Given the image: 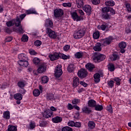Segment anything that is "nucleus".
<instances>
[{
    "label": "nucleus",
    "mask_w": 131,
    "mask_h": 131,
    "mask_svg": "<svg viewBox=\"0 0 131 131\" xmlns=\"http://www.w3.org/2000/svg\"><path fill=\"white\" fill-rule=\"evenodd\" d=\"M85 34V28H78L76 31L75 32L73 36L75 39H79L84 36Z\"/></svg>",
    "instance_id": "obj_1"
},
{
    "label": "nucleus",
    "mask_w": 131,
    "mask_h": 131,
    "mask_svg": "<svg viewBox=\"0 0 131 131\" xmlns=\"http://www.w3.org/2000/svg\"><path fill=\"white\" fill-rule=\"evenodd\" d=\"M106 59V56L104 54H102L101 53H96L94 57L93 60L95 62H98L100 63V62H102V61H104Z\"/></svg>",
    "instance_id": "obj_2"
},
{
    "label": "nucleus",
    "mask_w": 131,
    "mask_h": 131,
    "mask_svg": "<svg viewBox=\"0 0 131 131\" xmlns=\"http://www.w3.org/2000/svg\"><path fill=\"white\" fill-rule=\"evenodd\" d=\"M102 15L101 17L105 20H108L110 19V14H109V10L107 9V7H104L102 8Z\"/></svg>",
    "instance_id": "obj_3"
},
{
    "label": "nucleus",
    "mask_w": 131,
    "mask_h": 131,
    "mask_svg": "<svg viewBox=\"0 0 131 131\" xmlns=\"http://www.w3.org/2000/svg\"><path fill=\"white\" fill-rule=\"evenodd\" d=\"M46 33L49 36L50 38H52V39H56L57 38V33L49 28L46 29Z\"/></svg>",
    "instance_id": "obj_4"
},
{
    "label": "nucleus",
    "mask_w": 131,
    "mask_h": 131,
    "mask_svg": "<svg viewBox=\"0 0 131 131\" xmlns=\"http://www.w3.org/2000/svg\"><path fill=\"white\" fill-rule=\"evenodd\" d=\"M64 15V10L62 9L57 8L54 10V16L55 18L62 17Z\"/></svg>",
    "instance_id": "obj_5"
},
{
    "label": "nucleus",
    "mask_w": 131,
    "mask_h": 131,
    "mask_svg": "<svg viewBox=\"0 0 131 131\" xmlns=\"http://www.w3.org/2000/svg\"><path fill=\"white\" fill-rule=\"evenodd\" d=\"M63 73V72L62 71V68L60 67H57L55 68V76L56 77V79H57L58 80H60V77L61 75H62Z\"/></svg>",
    "instance_id": "obj_6"
},
{
    "label": "nucleus",
    "mask_w": 131,
    "mask_h": 131,
    "mask_svg": "<svg viewBox=\"0 0 131 131\" xmlns=\"http://www.w3.org/2000/svg\"><path fill=\"white\" fill-rule=\"evenodd\" d=\"M77 74L80 78H85L88 76V71L85 69H81L78 72Z\"/></svg>",
    "instance_id": "obj_7"
},
{
    "label": "nucleus",
    "mask_w": 131,
    "mask_h": 131,
    "mask_svg": "<svg viewBox=\"0 0 131 131\" xmlns=\"http://www.w3.org/2000/svg\"><path fill=\"white\" fill-rule=\"evenodd\" d=\"M46 71L47 64L45 63H41L37 69L38 73H42L43 72H46Z\"/></svg>",
    "instance_id": "obj_8"
},
{
    "label": "nucleus",
    "mask_w": 131,
    "mask_h": 131,
    "mask_svg": "<svg viewBox=\"0 0 131 131\" xmlns=\"http://www.w3.org/2000/svg\"><path fill=\"white\" fill-rule=\"evenodd\" d=\"M119 48L120 50V53L122 54H124L125 53V50H124L126 48V42L122 41L119 43Z\"/></svg>",
    "instance_id": "obj_9"
},
{
    "label": "nucleus",
    "mask_w": 131,
    "mask_h": 131,
    "mask_svg": "<svg viewBox=\"0 0 131 131\" xmlns=\"http://www.w3.org/2000/svg\"><path fill=\"white\" fill-rule=\"evenodd\" d=\"M71 15L72 17V19H73L74 21H76V22H78V21L81 20V16H79L77 14V12H74L71 13Z\"/></svg>",
    "instance_id": "obj_10"
},
{
    "label": "nucleus",
    "mask_w": 131,
    "mask_h": 131,
    "mask_svg": "<svg viewBox=\"0 0 131 131\" xmlns=\"http://www.w3.org/2000/svg\"><path fill=\"white\" fill-rule=\"evenodd\" d=\"M49 57L51 61H55L60 58V54L57 52H55L53 54L49 55Z\"/></svg>",
    "instance_id": "obj_11"
},
{
    "label": "nucleus",
    "mask_w": 131,
    "mask_h": 131,
    "mask_svg": "<svg viewBox=\"0 0 131 131\" xmlns=\"http://www.w3.org/2000/svg\"><path fill=\"white\" fill-rule=\"evenodd\" d=\"M112 41V40L111 38H107L101 39L100 42L102 46H107L108 45H110V43H111Z\"/></svg>",
    "instance_id": "obj_12"
},
{
    "label": "nucleus",
    "mask_w": 131,
    "mask_h": 131,
    "mask_svg": "<svg viewBox=\"0 0 131 131\" xmlns=\"http://www.w3.org/2000/svg\"><path fill=\"white\" fill-rule=\"evenodd\" d=\"M45 27H50L51 28H52V27L54 26V23H53V20L50 18L46 19L45 21Z\"/></svg>",
    "instance_id": "obj_13"
},
{
    "label": "nucleus",
    "mask_w": 131,
    "mask_h": 131,
    "mask_svg": "<svg viewBox=\"0 0 131 131\" xmlns=\"http://www.w3.org/2000/svg\"><path fill=\"white\" fill-rule=\"evenodd\" d=\"M83 10L87 13V15H91L92 14V7L89 5H85L84 7H83Z\"/></svg>",
    "instance_id": "obj_14"
},
{
    "label": "nucleus",
    "mask_w": 131,
    "mask_h": 131,
    "mask_svg": "<svg viewBox=\"0 0 131 131\" xmlns=\"http://www.w3.org/2000/svg\"><path fill=\"white\" fill-rule=\"evenodd\" d=\"M85 68H86V69L89 70V71H90V72H93V71L94 70V69L95 68V65L92 63H88L85 65Z\"/></svg>",
    "instance_id": "obj_15"
},
{
    "label": "nucleus",
    "mask_w": 131,
    "mask_h": 131,
    "mask_svg": "<svg viewBox=\"0 0 131 131\" xmlns=\"http://www.w3.org/2000/svg\"><path fill=\"white\" fill-rule=\"evenodd\" d=\"M18 64H19V66H22L23 67H27V66L29 65V63L28 62V61H27V60H18Z\"/></svg>",
    "instance_id": "obj_16"
},
{
    "label": "nucleus",
    "mask_w": 131,
    "mask_h": 131,
    "mask_svg": "<svg viewBox=\"0 0 131 131\" xmlns=\"http://www.w3.org/2000/svg\"><path fill=\"white\" fill-rule=\"evenodd\" d=\"M53 112H50L48 110H46L44 112L43 114V116L45 118H50V117H52V116H54L53 114Z\"/></svg>",
    "instance_id": "obj_17"
},
{
    "label": "nucleus",
    "mask_w": 131,
    "mask_h": 131,
    "mask_svg": "<svg viewBox=\"0 0 131 131\" xmlns=\"http://www.w3.org/2000/svg\"><path fill=\"white\" fill-rule=\"evenodd\" d=\"M82 112L83 113H85V114H90L92 113L93 111L91 108H89L88 106H84L82 108Z\"/></svg>",
    "instance_id": "obj_18"
},
{
    "label": "nucleus",
    "mask_w": 131,
    "mask_h": 131,
    "mask_svg": "<svg viewBox=\"0 0 131 131\" xmlns=\"http://www.w3.org/2000/svg\"><path fill=\"white\" fill-rule=\"evenodd\" d=\"M88 104L89 107H90L91 108H94L97 104V103L94 99H90L89 100Z\"/></svg>",
    "instance_id": "obj_19"
},
{
    "label": "nucleus",
    "mask_w": 131,
    "mask_h": 131,
    "mask_svg": "<svg viewBox=\"0 0 131 131\" xmlns=\"http://www.w3.org/2000/svg\"><path fill=\"white\" fill-rule=\"evenodd\" d=\"M76 4L77 5V8L79 9H81V8H83V6H84L83 0H76Z\"/></svg>",
    "instance_id": "obj_20"
},
{
    "label": "nucleus",
    "mask_w": 131,
    "mask_h": 131,
    "mask_svg": "<svg viewBox=\"0 0 131 131\" xmlns=\"http://www.w3.org/2000/svg\"><path fill=\"white\" fill-rule=\"evenodd\" d=\"M17 27H18V29H16L15 27H13V31H15V32H17V31L20 34L24 33V30L22 28V26H21V25H20Z\"/></svg>",
    "instance_id": "obj_21"
},
{
    "label": "nucleus",
    "mask_w": 131,
    "mask_h": 131,
    "mask_svg": "<svg viewBox=\"0 0 131 131\" xmlns=\"http://www.w3.org/2000/svg\"><path fill=\"white\" fill-rule=\"evenodd\" d=\"M101 46L102 43L98 42L93 47V50L96 52H100V51H102V48H101Z\"/></svg>",
    "instance_id": "obj_22"
},
{
    "label": "nucleus",
    "mask_w": 131,
    "mask_h": 131,
    "mask_svg": "<svg viewBox=\"0 0 131 131\" xmlns=\"http://www.w3.org/2000/svg\"><path fill=\"white\" fill-rule=\"evenodd\" d=\"M101 75L99 74L98 73H96L94 75V81L96 83H98V82H100Z\"/></svg>",
    "instance_id": "obj_23"
},
{
    "label": "nucleus",
    "mask_w": 131,
    "mask_h": 131,
    "mask_svg": "<svg viewBox=\"0 0 131 131\" xmlns=\"http://www.w3.org/2000/svg\"><path fill=\"white\" fill-rule=\"evenodd\" d=\"M67 69H68V72H69L70 73H71L73 72L74 70H75V66H74V64L72 63H71L68 66Z\"/></svg>",
    "instance_id": "obj_24"
},
{
    "label": "nucleus",
    "mask_w": 131,
    "mask_h": 131,
    "mask_svg": "<svg viewBox=\"0 0 131 131\" xmlns=\"http://www.w3.org/2000/svg\"><path fill=\"white\" fill-rule=\"evenodd\" d=\"M73 88H76L79 84V79L77 77H74L73 81Z\"/></svg>",
    "instance_id": "obj_25"
},
{
    "label": "nucleus",
    "mask_w": 131,
    "mask_h": 131,
    "mask_svg": "<svg viewBox=\"0 0 131 131\" xmlns=\"http://www.w3.org/2000/svg\"><path fill=\"white\" fill-rule=\"evenodd\" d=\"M52 121L54 123H59V122L62 121V118L59 116H56L52 118Z\"/></svg>",
    "instance_id": "obj_26"
},
{
    "label": "nucleus",
    "mask_w": 131,
    "mask_h": 131,
    "mask_svg": "<svg viewBox=\"0 0 131 131\" xmlns=\"http://www.w3.org/2000/svg\"><path fill=\"white\" fill-rule=\"evenodd\" d=\"M18 59L19 61L27 60V56L25 54L21 53L18 55Z\"/></svg>",
    "instance_id": "obj_27"
},
{
    "label": "nucleus",
    "mask_w": 131,
    "mask_h": 131,
    "mask_svg": "<svg viewBox=\"0 0 131 131\" xmlns=\"http://www.w3.org/2000/svg\"><path fill=\"white\" fill-rule=\"evenodd\" d=\"M26 13L27 14V15H30V14H35V15H37L38 14L37 13V12L35 11V10L31 9L26 10Z\"/></svg>",
    "instance_id": "obj_28"
},
{
    "label": "nucleus",
    "mask_w": 131,
    "mask_h": 131,
    "mask_svg": "<svg viewBox=\"0 0 131 131\" xmlns=\"http://www.w3.org/2000/svg\"><path fill=\"white\" fill-rule=\"evenodd\" d=\"M75 57L76 59H81L83 57V53L82 52H78L75 53Z\"/></svg>",
    "instance_id": "obj_29"
},
{
    "label": "nucleus",
    "mask_w": 131,
    "mask_h": 131,
    "mask_svg": "<svg viewBox=\"0 0 131 131\" xmlns=\"http://www.w3.org/2000/svg\"><path fill=\"white\" fill-rule=\"evenodd\" d=\"M14 98L15 100H22L23 98V95L20 93H16L14 94Z\"/></svg>",
    "instance_id": "obj_30"
},
{
    "label": "nucleus",
    "mask_w": 131,
    "mask_h": 131,
    "mask_svg": "<svg viewBox=\"0 0 131 131\" xmlns=\"http://www.w3.org/2000/svg\"><path fill=\"white\" fill-rule=\"evenodd\" d=\"M10 112L5 111L3 113V118L5 119H10Z\"/></svg>",
    "instance_id": "obj_31"
},
{
    "label": "nucleus",
    "mask_w": 131,
    "mask_h": 131,
    "mask_svg": "<svg viewBox=\"0 0 131 131\" xmlns=\"http://www.w3.org/2000/svg\"><path fill=\"white\" fill-rule=\"evenodd\" d=\"M106 6L108 7H113L115 5V3L113 1H107L105 2Z\"/></svg>",
    "instance_id": "obj_32"
},
{
    "label": "nucleus",
    "mask_w": 131,
    "mask_h": 131,
    "mask_svg": "<svg viewBox=\"0 0 131 131\" xmlns=\"http://www.w3.org/2000/svg\"><path fill=\"white\" fill-rule=\"evenodd\" d=\"M88 126L91 129H94V128H95V126H96V124L94 121H90L88 122Z\"/></svg>",
    "instance_id": "obj_33"
},
{
    "label": "nucleus",
    "mask_w": 131,
    "mask_h": 131,
    "mask_svg": "<svg viewBox=\"0 0 131 131\" xmlns=\"http://www.w3.org/2000/svg\"><path fill=\"white\" fill-rule=\"evenodd\" d=\"M94 108L96 111H102V110L103 109V105L100 104L95 105Z\"/></svg>",
    "instance_id": "obj_34"
},
{
    "label": "nucleus",
    "mask_w": 131,
    "mask_h": 131,
    "mask_svg": "<svg viewBox=\"0 0 131 131\" xmlns=\"http://www.w3.org/2000/svg\"><path fill=\"white\" fill-rule=\"evenodd\" d=\"M119 59V55L116 53H113L112 57V60L113 61H116V60Z\"/></svg>",
    "instance_id": "obj_35"
},
{
    "label": "nucleus",
    "mask_w": 131,
    "mask_h": 131,
    "mask_svg": "<svg viewBox=\"0 0 131 131\" xmlns=\"http://www.w3.org/2000/svg\"><path fill=\"white\" fill-rule=\"evenodd\" d=\"M108 69L111 71V72H113V71L115 70V67L114 66V64L113 63L110 64L108 67Z\"/></svg>",
    "instance_id": "obj_36"
},
{
    "label": "nucleus",
    "mask_w": 131,
    "mask_h": 131,
    "mask_svg": "<svg viewBox=\"0 0 131 131\" xmlns=\"http://www.w3.org/2000/svg\"><path fill=\"white\" fill-rule=\"evenodd\" d=\"M41 81L43 83H47L49 81V77L47 76H44L41 78Z\"/></svg>",
    "instance_id": "obj_37"
},
{
    "label": "nucleus",
    "mask_w": 131,
    "mask_h": 131,
    "mask_svg": "<svg viewBox=\"0 0 131 131\" xmlns=\"http://www.w3.org/2000/svg\"><path fill=\"white\" fill-rule=\"evenodd\" d=\"M114 81H116V84L117 85H120V81H121V79L118 77H115L113 78Z\"/></svg>",
    "instance_id": "obj_38"
},
{
    "label": "nucleus",
    "mask_w": 131,
    "mask_h": 131,
    "mask_svg": "<svg viewBox=\"0 0 131 131\" xmlns=\"http://www.w3.org/2000/svg\"><path fill=\"white\" fill-rule=\"evenodd\" d=\"M100 37V32L97 31L93 33V38L95 39H98Z\"/></svg>",
    "instance_id": "obj_39"
},
{
    "label": "nucleus",
    "mask_w": 131,
    "mask_h": 131,
    "mask_svg": "<svg viewBox=\"0 0 131 131\" xmlns=\"http://www.w3.org/2000/svg\"><path fill=\"white\" fill-rule=\"evenodd\" d=\"M17 85L19 88H20V89H22L25 86V83H24V81H19L17 83Z\"/></svg>",
    "instance_id": "obj_40"
},
{
    "label": "nucleus",
    "mask_w": 131,
    "mask_h": 131,
    "mask_svg": "<svg viewBox=\"0 0 131 131\" xmlns=\"http://www.w3.org/2000/svg\"><path fill=\"white\" fill-rule=\"evenodd\" d=\"M33 95L35 97H38L40 95V91L38 89H36L33 91Z\"/></svg>",
    "instance_id": "obj_41"
},
{
    "label": "nucleus",
    "mask_w": 131,
    "mask_h": 131,
    "mask_svg": "<svg viewBox=\"0 0 131 131\" xmlns=\"http://www.w3.org/2000/svg\"><path fill=\"white\" fill-rule=\"evenodd\" d=\"M7 131H17V127L11 125L8 127Z\"/></svg>",
    "instance_id": "obj_42"
},
{
    "label": "nucleus",
    "mask_w": 131,
    "mask_h": 131,
    "mask_svg": "<svg viewBox=\"0 0 131 131\" xmlns=\"http://www.w3.org/2000/svg\"><path fill=\"white\" fill-rule=\"evenodd\" d=\"M33 62L34 64H35V65H37L39 64L40 60L38 58L35 57L33 59Z\"/></svg>",
    "instance_id": "obj_43"
},
{
    "label": "nucleus",
    "mask_w": 131,
    "mask_h": 131,
    "mask_svg": "<svg viewBox=\"0 0 131 131\" xmlns=\"http://www.w3.org/2000/svg\"><path fill=\"white\" fill-rule=\"evenodd\" d=\"M62 131H73V129L69 126H65L62 128Z\"/></svg>",
    "instance_id": "obj_44"
},
{
    "label": "nucleus",
    "mask_w": 131,
    "mask_h": 131,
    "mask_svg": "<svg viewBox=\"0 0 131 131\" xmlns=\"http://www.w3.org/2000/svg\"><path fill=\"white\" fill-rule=\"evenodd\" d=\"M28 36L24 35L21 38V41L26 42L28 41Z\"/></svg>",
    "instance_id": "obj_45"
},
{
    "label": "nucleus",
    "mask_w": 131,
    "mask_h": 131,
    "mask_svg": "<svg viewBox=\"0 0 131 131\" xmlns=\"http://www.w3.org/2000/svg\"><path fill=\"white\" fill-rule=\"evenodd\" d=\"M34 46L36 47H40V46H41V41L39 40L35 41Z\"/></svg>",
    "instance_id": "obj_46"
},
{
    "label": "nucleus",
    "mask_w": 131,
    "mask_h": 131,
    "mask_svg": "<svg viewBox=\"0 0 131 131\" xmlns=\"http://www.w3.org/2000/svg\"><path fill=\"white\" fill-rule=\"evenodd\" d=\"M6 25L7 27H11V26H14L15 23H13L12 21H8L6 23Z\"/></svg>",
    "instance_id": "obj_47"
},
{
    "label": "nucleus",
    "mask_w": 131,
    "mask_h": 131,
    "mask_svg": "<svg viewBox=\"0 0 131 131\" xmlns=\"http://www.w3.org/2000/svg\"><path fill=\"white\" fill-rule=\"evenodd\" d=\"M105 8H107V9H108V12H111L112 15H115V10H114L113 8H111V7H105Z\"/></svg>",
    "instance_id": "obj_48"
},
{
    "label": "nucleus",
    "mask_w": 131,
    "mask_h": 131,
    "mask_svg": "<svg viewBox=\"0 0 131 131\" xmlns=\"http://www.w3.org/2000/svg\"><path fill=\"white\" fill-rule=\"evenodd\" d=\"M20 25H21V20H20V18H19V17H17L15 23V26L18 27L20 26Z\"/></svg>",
    "instance_id": "obj_49"
},
{
    "label": "nucleus",
    "mask_w": 131,
    "mask_h": 131,
    "mask_svg": "<svg viewBox=\"0 0 131 131\" xmlns=\"http://www.w3.org/2000/svg\"><path fill=\"white\" fill-rule=\"evenodd\" d=\"M61 56L62 59H63V60H67V59H70V56L69 55H66L64 54H62Z\"/></svg>",
    "instance_id": "obj_50"
},
{
    "label": "nucleus",
    "mask_w": 131,
    "mask_h": 131,
    "mask_svg": "<svg viewBox=\"0 0 131 131\" xmlns=\"http://www.w3.org/2000/svg\"><path fill=\"white\" fill-rule=\"evenodd\" d=\"M108 86L112 88L113 86H114V81L113 80H110L108 82Z\"/></svg>",
    "instance_id": "obj_51"
},
{
    "label": "nucleus",
    "mask_w": 131,
    "mask_h": 131,
    "mask_svg": "<svg viewBox=\"0 0 131 131\" xmlns=\"http://www.w3.org/2000/svg\"><path fill=\"white\" fill-rule=\"evenodd\" d=\"M125 7L128 12H131V7H130V5L128 3L126 4Z\"/></svg>",
    "instance_id": "obj_52"
},
{
    "label": "nucleus",
    "mask_w": 131,
    "mask_h": 131,
    "mask_svg": "<svg viewBox=\"0 0 131 131\" xmlns=\"http://www.w3.org/2000/svg\"><path fill=\"white\" fill-rule=\"evenodd\" d=\"M74 126H75V127H81V123L79 122H76L75 123Z\"/></svg>",
    "instance_id": "obj_53"
},
{
    "label": "nucleus",
    "mask_w": 131,
    "mask_h": 131,
    "mask_svg": "<svg viewBox=\"0 0 131 131\" xmlns=\"http://www.w3.org/2000/svg\"><path fill=\"white\" fill-rule=\"evenodd\" d=\"M63 7H68V8H71V3H64L62 4Z\"/></svg>",
    "instance_id": "obj_54"
},
{
    "label": "nucleus",
    "mask_w": 131,
    "mask_h": 131,
    "mask_svg": "<svg viewBox=\"0 0 131 131\" xmlns=\"http://www.w3.org/2000/svg\"><path fill=\"white\" fill-rule=\"evenodd\" d=\"M39 125L41 126V127H45V126L47 125V122L45 121H41Z\"/></svg>",
    "instance_id": "obj_55"
},
{
    "label": "nucleus",
    "mask_w": 131,
    "mask_h": 131,
    "mask_svg": "<svg viewBox=\"0 0 131 131\" xmlns=\"http://www.w3.org/2000/svg\"><path fill=\"white\" fill-rule=\"evenodd\" d=\"M5 32H6V33H8V34H11V33H12V30L10 29V28H8V27H6L5 28Z\"/></svg>",
    "instance_id": "obj_56"
},
{
    "label": "nucleus",
    "mask_w": 131,
    "mask_h": 131,
    "mask_svg": "<svg viewBox=\"0 0 131 131\" xmlns=\"http://www.w3.org/2000/svg\"><path fill=\"white\" fill-rule=\"evenodd\" d=\"M106 110L108 111V112H110V113H112L113 112L112 110V106L111 105H109L108 106L106 107Z\"/></svg>",
    "instance_id": "obj_57"
},
{
    "label": "nucleus",
    "mask_w": 131,
    "mask_h": 131,
    "mask_svg": "<svg viewBox=\"0 0 131 131\" xmlns=\"http://www.w3.org/2000/svg\"><path fill=\"white\" fill-rule=\"evenodd\" d=\"M100 0H93L92 1V4L93 5H99L100 4Z\"/></svg>",
    "instance_id": "obj_58"
},
{
    "label": "nucleus",
    "mask_w": 131,
    "mask_h": 131,
    "mask_svg": "<svg viewBox=\"0 0 131 131\" xmlns=\"http://www.w3.org/2000/svg\"><path fill=\"white\" fill-rule=\"evenodd\" d=\"M48 100H54L55 99V97H54V95L53 94H50L47 98Z\"/></svg>",
    "instance_id": "obj_59"
},
{
    "label": "nucleus",
    "mask_w": 131,
    "mask_h": 131,
    "mask_svg": "<svg viewBox=\"0 0 131 131\" xmlns=\"http://www.w3.org/2000/svg\"><path fill=\"white\" fill-rule=\"evenodd\" d=\"M75 122L73 121H70L68 123L69 126H74Z\"/></svg>",
    "instance_id": "obj_60"
},
{
    "label": "nucleus",
    "mask_w": 131,
    "mask_h": 131,
    "mask_svg": "<svg viewBox=\"0 0 131 131\" xmlns=\"http://www.w3.org/2000/svg\"><path fill=\"white\" fill-rule=\"evenodd\" d=\"M69 49H70V45H66L63 47V51H65L66 52H67V51H68V50H69Z\"/></svg>",
    "instance_id": "obj_61"
},
{
    "label": "nucleus",
    "mask_w": 131,
    "mask_h": 131,
    "mask_svg": "<svg viewBox=\"0 0 131 131\" xmlns=\"http://www.w3.org/2000/svg\"><path fill=\"white\" fill-rule=\"evenodd\" d=\"M79 102V99H74L72 101V103L75 104V105H77V104H78Z\"/></svg>",
    "instance_id": "obj_62"
},
{
    "label": "nucleus",
    "mask_w": 131,
    "mask_h": 131,
    "mask_svg": "<svg viewBox=\"0 0 131 131\" xmlns=\"http://www.w3.org/2000/svg\"><path fill=\"white\" fill-rule=\"evenodd\" d=\"M73 108H74V106H72V104H71V103H69L68 104V109H69V110H72Z\"/></svg>",
    "instance_id": "obj_63"
},
{
    "label": "nucleus",
    "mask_w": 131,
    "mask_h": 131,
    "mask_svg": "<svg viewBox=\"0 0 131 131\" xmlns=\"http://www.w3.org/2000/svg\"><path fill=\"white\" fill-rule=\"evenodd\" d=\"M80 84L83 85V86H84V88H86V86H88V83H85L84 81H80Z\"/></svg>",
    "instance_id": "obj_64"
}]
</instances>
